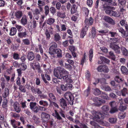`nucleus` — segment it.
Masks as SVG:
<instances>
[{
    "label": "nucleus",
    "mask_w": 128,
    "mask_h": 128,
    "mask_svg": "<svg viewBox=\"0 0 128 128\" xmlns=\"http://www.w3.org/2000/svg\"><path fill=\"white\" fill-rule=\"evenodd\" d=\"M92 116H91L90 118L96 121L100 124L103 126H108L109 124L106 121H103L105 116L104 114L97 112L95 111H93L92 112Z\"/></svg>",
    "instance_id": "obj_1"
},
{
    "label": "nucleus",
    "mask_w": 128,
    "mask_h": 128,
    "mask_svg": "<svg viewBox=\"0 0 128 128\" xmlns=\"http://www.w3.org/2000/svg\"><path fill=\"white\" fill-rule=\"evenodd\" d=\"M54 76L58 78L61 79L63 77V74H67L68 72L63 68L58 67L54 68Z\"/></svg>",
    "instance_id": "obj_2"
},
{
    "label": "nucleus",
    "mask_w": 128,
    "mask_h": 128,
    "mask_svg": "<svg viewBox=\"0 0 128 128\" xmlns=\"http://www.w3.org/2000/svg\"><path fill=\"white\" fill-rule=\"evenodd\" d=\"M93 20V19L91 18H90L89 19H86L85 21V26L81 31L80 34L81 38H84L86 35V32L88 30L89 25H91L92 24Z\"/></svg>",
    "instance_id": "obj_3"
},
{
    "label": "nucleus",
    "mask_w": 128,
    "mask_h": 128,
    "mask_svg": "<svg viewBox=\"0 0 128 128\" xmlns=\"http://www.w3.org/2000/svg\"><path fill=\"white\" fill-rule=\"evenodd\" d=\"M107 9L105 11V12L107 14L116 17H119L120 16V13L119 11H114L112 10H115V8L113 7L107 6Z\"/></svg>",
    "instance_id": "obj_4"
},
{
    "label": "nucleus",
    "mask_w": 128,
    "mask_h": 128,
    "mask_svg": "<svg viewBox=\"0 0 128 128\" xmlns=\"http://www.w3.org/2000/svg\"><path fill=\"white\" fill-rule=\"evenodd\" d=\"M112 39L113 42L110 44V47L114 50L118 54L120 52V48L118 45L114 44V43L118 42L119 39L118 38H111V40Z\"/></svg>",
    "instance_id": "obj_5"
},
{
    "label": "nucleus",
    "mask_w": 128,
    "mask_h": 128,
    "mask_svg": "<svg viewBox=\"0 0 128 128\" xmlns=\"http://www.w3.org/2000/svg\"><path fill=\"white\" fill-rule=\"evenodd\" d=\"M118 103L114 101L110 102L109 103V104L111 107L110 111V112L111 114L114 113L118 111L117 108L118 105Z\"/></svg>",
    "instance_id": "obj_6"
},
{
    "label": "nucleus",
    "mask_w": 128,
    "mask_h": 128,
    "mask_svg": "<svg viewBox=\"0 0 128 128\" xmlns=\"http://www.w3.org/2000/svg\"><path fill=\"white\" fill-rule=\"evenodd\" d=\"M64 96L68 101H71V102H70V104L71 105H72L74 97L72 94L70 92H67L64 94Z\"/></svg>",
    "instance_id": "obj_7"
},
{
    "label": "nucleus",
    "mask_w": 128,
    "mask_h": 128,
    "mask_svg": "<svg viewBox=\"0 0 128 128\" xmlns=\"http://www.w3.org/2000/svg\"><path fill=\"white\" fill-rule=\"evenodd\" d=\"M51 46L50 47L49 50V53L51 55L55 54V51L56 48L57 47V44L55 42H52L50 43Z\"/></svg>",
    "instance_id": "obj_8"
},
{
    "label": "nucleus",
    "mask_w": 128,
    "mask_h": 128,
    "mask_svg": "<svg viewBox=\"0 0 128 128\" xmlns=\"http://www.w3.org/2000/svg\"><path fill=\"white\" fill-rule=\"evenodd\" d=\"M30 65L32 68L34 70H37L38 72H40L41 70L40 68L39 64L37 62H33L30 63Z\"/></svg>",
    "instance_id": "obj_9"
},
{
    "label": "nucleus",
    "mask_w": 128,
    "mask_h": 128,
    "mask_svg": "<svg viewBox=\"0 0 128 128\" xmlns=\"http://www.w3.org/2000/svg\"><path fill=\"white\" fill-rule=\"evenodd\" d=\"M93 100L95 102L96 105L97 106H100L102 104H104L106 102L105 100L97 97L95 98Z\"/></svg>",
    "instance_id": "obj_10"
},
{
    "label": "nucleus",
    "mask_w": 128,
    "mask_h": 128,
    "mask_svg": "<svg viewBox=\"0 0 128 128\" xmlns=\"http://www.w3.org/2000/svg\"><path fill=\"white\" fill-rule=\"evenodd\" d=\"M41 76L42 80L44 83L46 84H48L49 82L46 80V79L48 81H50V76L47 74H45V75L43 74H42Z\"/></svg>",
    "instance_id": "obj_11"
},
{
    "label": "nucleus",
    "mask_w": 128,
    "mask_h": 128,
    "mask_svg": "<svg viewBox=\"0 0 128 128\" xmlns=\"http://www.w3.org/2000/svg\"><path fill=\"white\" fill-rule=\"evenodd\" d=\"M36 104L35 102H31L30 103V108L35 112H38L39 109L38 107L36 106Z\"/></svg>",
    "instance_id": "obj_12"
},
{
    "label": "nucleus",
    "mask_w": 128,
    "mask_h": 128,
    "mask_svg": "<svg viewBox=\"0 0 128 128\" xmlns=\"http://www.w3.org/2000/svg\"><path fill=\"white\" fill-rule=\"evenodd\" d=\"M104 19L106 22H108L110 24L114 25L115 24V22L114 20L110 17L106 16H104Z\"/></svg>",
    "instance_id": "obj_13"
},
{
    "label": "nucleus",
    "mask_w": 128,
    "mask_h": 128,
    "mask_svg": "<svg viewBox=\"0 0 128 128\" xmlns=\"http://www.w3.org/2000/svg\"><path fill=\"white\" fill-rule=\"evenodd\" d=\"M31 90L32 93L35 94L37 93L38 94H40L42 93L39 88H35L33 86L31 87Z\"/></svg>",
    "instance_id": "obj_14"
},
{
    "label": "nucleus",
    "mask_w": 128,
    "mask_h": 128,
    "mask_svg": "<svg viewBox=\"0 0 128 128\" xmlns=\"http://www.w3.org/2000/svg\"><path fill=\"white\" fill-rule=\"evenodd\" d=\"M104 68H106V69L107 70H105L104 69V72H108L109 69L108 68L107 66L104 65H100V66L98 67L97 70L99 72H102L103 71V69H104Z\"/></svg>",
    "instance_id": "obj_15"
},
{
    "label": "nucleus",
    "mask_w": 128,
    "mask_h": 128,
    "mask_svg": "<svg viewBox=\"0 0 128 128\" xmlns=\"http://www.w3.org/2000/svg\"><path fill=\"white\" fill-rule=\"evenodd\" d=\"M120 102V105L119 108V110L121 111H123L125 110L126 108V107L124 103H122V100L120 98L119 99Z\"/></svg>",
    "instance_id": "obj_16"
},
{
    "label": "nucleus",
    "mask_w": 128,
    "mask_h": 128,
    "mask_svg": "<svg viewBox=\"0 0 128 128\" xmlns=\"http://www.w3.org/2000/svg\"><path fill=\"white\" fill-rule=\"evenodd\" d=\"M59 102L62 107L65 109L67 106V104L66 100L63 98H62L60 100Z\"/></svg>",
    "instance_id": "obj_17"
},
{
    "label": "nucleus",
    "mask_w": 128,
    "mask_h": 128,
    "mask_svg": "<svg viewBox=\"0 0 128 128\" xmlns=\"http://www.w3.org/2000/svg\"><path fill=\"white\" fill-rule=\"evenodd\" d=\"M2 96L5 98L8 96L9 95V90L8 88H6L2 89Z\"/></svg>",
    "instance_id": "obj_18"
},
{
    "label": "nucleus",
    "mask_w": 128,
    "mask_h": 128,
    "mask_svg": "<svg viewBox=\"0 0 128 128\" xmlns=\"http://www.w3.org/2000/svg\"><path fill=\"white\" fill-rule=\"evenodd\" d=\"M120 32L122 34V36L124 38H125L128 36V32L125 31L122 28H120L118 29Z\"/></svg>",
    "instance_id": "obj_19"
},
{
    "label": "nucleus",
    "mask_w": 128,
    "mask_h": 128,
    "mask_svg": "<svg viewBox=\"0 0 128 128\" xmlns=\"http://www.w3.org/2000/svg\"><path fill=\"white\" fill-rule=\"evenodd\" d=\"M28 17L25 15H24L22 17L20 20V23L24 26L27 23Z\"/></svg>",
    "instance_id": "obj_20"
},
{
    "label": "nucleus",
    "mask_w": 128,
    "mask_h": 128,
    "mask_svg": "<svg viewBox=\"0 0 128 128\" xmlns=\"http://www.w3.org/2000/svg\"><path fill=\"white\" fill-rule=\"evenodd\" d=\"M52 115L58 120H60L62 119L61 117L56 110H54V112L52 113Z\"/></svg>",
    "instance_id": "obj_21"
},
{
    "label": "nucleus",
    "mask_w": 128,
    "mask_h": 128,
    "mask_svg": "<svg viewBox=\"0 0 128 128\" xmlns=\"http://www.w3.org/2000/svg\"><path fill=\"white\" fill-rule=\"evenodd\" d=\"M118 5L120 8H124L125 5L126 1L124 0H118Z\"/></svg>",
    "instance_id": "obj_22"
},
{
    "label": "nucleus",
    "mask_w": 128,
    "mask_h": 128,
    "mask_svg": "<svg viewBox=\"0 0 128 128\" xmlns=\"http://www.w3.org/2000/svg\"><path fill=\"white\" fill-rule=\"evenodd\" d=\"M28 58L30 60H33L34 58V54L32 52H30L28 53Z\"/></svg>",
    "instance_id": "obj_23"
},
{
    "label": "nucleus",
    "mask_w": 128,
    "mask_h": 128,
    "mask_svg": "<svg viewBox=\"0 0 128 128\" xmlns=\"http://www.w3.org/2000/svg\"><path fill=\"white\" fill-rule=\"evenodd\" d=\"M14 107L16 112H19L20 111V109L19 108V105L18 103L16 102L14 104Z\"/></svg>",
    "instance_id": "obj_24"
},
{
    "label": "nucleus",
    "mask_w": 128,
    "mask_h": 128,
    "mask_svg": "<svg viewBox=\"0 0 128 128\" xmlns=\"http://www.w3.org/2000/svg\"><path fill=\"white\" fill-rule=\"evenodd\" d=\"M120 70L122 73L124 74H128V71L127 68L125 66H122Z\"/></svg>",
    "instance_id": "obj_25"
},
{
    "label": "nucleus",
    "mask_w": 128,
    "mask_h": 128,
    "mask_svg": "<svg viewBox=\"0 0 128 128\" xmlns=\"http://www.w3.org/2000/svg\"><path fill=\"white\" fill-rule=\"evenodd\" d=\"M61 39L60 34L58 33H55L54 35V40L56 42L58 41Z\"/></svg>",
    "instance_id": "obj_26"
},
{
    "label": "nucleus",
    "mask_w": 128,
    "mask_h": 128,
    "mask_svg": "<svg viewBox=\"0 0 128 128\" xmlns=\"http://www.w3.org/2000/svg\"><path fill=\"white\" fill-rule=\"evenodd\" d=\"M114 80L116 82L118 83H120L123 81V80L122 78L119 75L115 76Z\"/></svg>",
    "instance_id": "obj_27"
},
{
    "label": "nucleus",
    "mask_w": 128,
    "mask_h": 128,
    "mask_svg": "<svg viewBox=\"0 0 128 128\" xmlns=\"http://www.w3.org/2000/svg\"><path fill=\"white\" fill-rule=\"evenodd\" d=\"M22 14V12L21 11H18L15 13V16L16 17L19 19L21 18Z\"/></svg>",
    "instance_id": "obj_28"
},
{
    "label": "nucleus",
    "mask_w": 128,
    "mask_h": 128,
    "mask_svg": "<svg viewBox=\"0 0 128 128\" xmlns=\"http://www.w3.org/2000/svg\"><path fill=\"white\" fill-rule=\"evenodd\" d=\"M101 109L103 112L107 113L109 109V106H108L105 105L102 107Z\"/></svg>",
    "instance_id": "obj_29"
},
{
    "label": "nucleus",
    "mask_w": 128,
    "mask_h": 128,
    "mask_svg": "<svg viewBox=\"0 0 128 128\" xmlns=\"http://www.w3.org/2000/svg\"><path fill=\"white\" fill-rule=\"evenodd\" d=\"M56 14L58 17L61 18H64L66 16L65 13L62 12L60 11L57 12Z\"/></svg>",
    "instance_id": "obj_30"
},
{
    "label": "nucleus",
    "mask_w": 128,
    "mask_h": 128,
    "mask_svg": "<svg viewBox=\"0 0 128 128\" xmlns=\"http://www.w3.org/2000/svg\"><path fill=\"white\" fill-rule=\"evenodd\" d=\"M41 116L42 118H44L46 120H49L50 118V115L44 112H42L41 114Z\"/></svg>",
    "instance_id": "obj_31"
},
{
    "label": "nucleus",
    "mask_w": 128,
    "mask_h": 128,
    "mask_svg": "<svg viewBox=\"0 0 128 128\" xmlns=\"http://www.w3.org/2000/svg\"><path fill=\"white\" fill-rule=\"evenodd\" d=\"M93 92L95 95H98L101 93L100 90L98 88H95L93 89Z\"/></svg>",
    "instance_id": "obj_32"
},
{
    "label": "nucleus",
    "mask_w": 128,
    "mask_h": 128,
    "mask_svg": "<svg viewBox=\"0 0 128 128\" xmlns=\"http://www.w3.org/2000/svg\"><path fill=\"white\" fill-rule=\"evenodd\" d=\"M16 30L15 28H12L10 30V36H13L16 33Z\"/></svg>",
    "instance_id": "obj_33"
},
{
    "label": "nucleus",
    "mask_w": 128,
    "mask_h": 128,
    "mask_svg": "<svg viewBox=\"0 0 128 128\" xmlns=\"http://www.w3.org/2000/svg\"><path fill=\"white\" fill-rule=\"evenodd\" d=\"M56 53L57 54V56L58 57L60 58L62 57L61 50L60 49H56L55 51V54Z\"/></svg>",
    "instance_id": "obj_34"
},
{
    "label": "nucleus",
    "mask_w": 128,
    "mask_h": 128,
    "mask_svg": "<svg viewBox=\"0 0 128 128\" xmlns=\"http://www.w3.org/2000/svg\"><path fill=\"white\" fill-rule=\"evenodd\" d=\"M39 103L40 105H42L44 106H47L48 105V103L47 101L42 100L39 101Z\"/></svg>",
    "instance_id": "obj_35"
},
{
    "label": "nucleus",
    "mask_w": 128,
    "mask_h": 128,
    "mask_svg": "<svg viewBox=\"0 0 128 128\" xmlns=\"http://www.w3.org/2000/svg\"><path fill=\"white\" fill-rule=\"evenodd\" d=\"M48 96L49 98H49V99H50L51 101V100H53V101H56V99L55 97V96L54 94L52 93H50L48 94Z\"/></svg>",
    "instance_id": "obj_36"
},
{
    "label": "nucleus",
    "mask_w": 128,
    "mask_h": 128,
    "mask_svg": "<svg viewBox=\"0 0 128 128\" xmlns=\"http://www.w3.org/2000/svg\"><path fill=\"white\" fill-rule=\"evenodd\" d=\"M18 36L20 38H22L23 37H26V32H20L18 34Z\"/></svg>",
    "instance_id": "obj_37"
},
{
    "label": "nucleus",
    "mask_w": 128,
    "mask_h": 128,
    "mask_svg": "<svg viewBox=\"0 0 128 128\" xmlns=\"http://www.w3.org/2000/svg\"><path fill=\"white\" fill-rule=\"evenodd\" d=\"M121 50L122 54L125 56H128V52L127 49L124 47H122Z\"/></svg>",
    "instance_id": "obj_38"
},
{
    "label": "nucleus",
    "mask_w": 128,
    "mask_h": 128,
    "mask_svg": "<svg viewBox=\"0 0 128 128\" xmlns=\"http://www.w3.org/2000/svg\"><path fill=\"white\" fill-rule=\"evenodd\" d=\"M120 24L122 26H124L127 30H128V25L126 23L125 20H121L120 22Z\"/></svg>",
    "instance_id": "obj_39"
},
{
    "label": "nucleus",
    "mask_w": 128,
    "mask_h": 128,
    "mask_svg": "<svg viewBox=\"0 0 128 128\" xmlns=\"http://www.w3.org/2000/svg\"><path fill=\"white\" fill-rule=\"evenodd\" d=\"M110 84L112 86H115V87H117V88L118 89H119L120 88V85L118 84L115 85V82L114 81H112L110 82Z\"/></svg>",
    "instance_id": "obj_40"
},
{
    "label": "nucleus",
    "mask_w": 128,
    "mask_h": 128,
    "mask_svg": "<svg viewBox=\"0 0 128 128\" xmlns=\"http://www.w3.org/2000/svg\"><path fill=\"white\" fill-rule=\"evenodd\" d=\"M121 94L122 96H126V94H128L127 89L126 88H124L121 90Z\"/></svg>",
    "instance_id": "obj_41"
},
{
    "label": "nucleus",
    "mask_w": 128,
    "mask_h": 128,
    "mask_svg": "<svg viewBox=\"0 0 128 128\" xmlns=\"http://www.w3.org/2000/svg\"><path fill=\"white\" fill-rule=\"evenodd\" d=\"M34 120V122L36 124H38L40 122L39 118L35 116H34L32 118Z\"/></svg>",
    "instance_id": "obj_42"
},
{
    "label": "nucleus",
    "mask_w": 128,
    "mask_h": 128,
    "mask_svg": "<svg viewBox=\"0 0 128 128\" xmlns=\"http://www.w3.org/2000/svg\"><path fill=\"white\" fill-rule=\"evenodd\" d=\"M54 22V19L52 18H50L48 20L46 23L48 24L51 25L53 24Z\"/></svg>",
    "instance_id": "obj_43"
},
{
    "label": "nucleus",
    "mask_w": 128,
    "mask_h": 128,
    "mask_svg": "<svg viewBox=\"0 0 128 128\" xmlns=\"http://www.w3.org/2000/svg\"><path fill=\"white\" fill-rule=\"evenodd\" d=\"M101 88L102 90L106 91H110L111 90L110 88L108 86H102Z\"/></svg>",
    "instance_id": "obj_44"
},
{
    "label": "nucleus",
    "mask_w": 128,
    "mask_h": 128,
    "mask_svg": "<svg viewBox=\"0 0 128 128\" xmlns=\"http://www.w3.org/2000/svg\"><path fill=\"white\" fill-rule=\"evenodd\" d=\"M76 7L75 4H74L72 7L71 12L72 14H74L76 12Z\"/></svg>",
    "instance_id": "obj_45"
},
{
    "label": "nucleus",
    "mask_w": 128,
    "mask_h": 128,
    "mask_svg": "<svg viewBox=\"0 0 128 128\" xmlns=\"http://www.w3.org/2000/svg\"><path fill=\"white\" fill-rule=\"evenodd\" d=\"M125 113L123 112H121L119 114L118 117L120 119H123L125 118Z\"/></svg>",
    "instance_id": "obj_46"
},
{
    "label": "nucleus",
    "mask_w": 128,
    "mask_h": 128,
    "mask_svg": "<svg viewBox=\"0 0 128 128\" xmlns=\"http://www.w3.org/2000/svg\"><path fill=\"white\" fill-rule=\"evenodd\" d=\"M4 126L7 128H9L8 125L6 121L3 122L0 125V126L1 128H4L3 127Z\"/></svg>",
    "instance_id": "obj_47"
},
{
    "label": "nucleus",
    "mask_w": 128,
    "mask_h": 128,
    "mask_svg": "<svg viewBox=\"0 0 128 128\" xmlns=\"http://www.w3.org/2000/svg\"><path fill=\"white\" fill-rule=\"evenodd\" d=\"M89 59L90 62H92V58L93 56V51L92 49H91L89 51Z\"/></svg>",
    "instance_id": "obj_48"
},
{
    "label": "nucleus",
    "mask_w": 128,
    "mask_h": 128,
    "mask_svg": "<svg viewBox=\"0 0 128 128\" xmlns=\"http://www.w3.org/2000/svg\"><path fill=\"white\" fill-rule=\"evenodd\" d=\"M101 97L106 100H109V98L108 95L105 93L102 92L101 94Z\"/></svg>",
    "instance_id": "obj_49"
},
{
    "label": "nucleus",
    "mask_w": 128,
    "mask_h": 128,
    "mask_svg": "<svg viewBox=\"0 0 128 128\" xmlns=\"http://www.w3.org/2000/svg\"><path fill=\"white\" fill-rule=\"evenodd\" d=\"M82 10L83 11L84 13L85 14L86 16H87L88 15L89 12V10L88 8L83 7H82Z\"/></svg>",
    "instance_id": "obj_50"
},
{
    "label": "nucleus",
    "mask_w": 128,
    "mask_h": 128,
    "mask_svg": "<svg viewBox=\"0 0 128 128\" xmlns=\"http://www.w3.org/2000/svg\"><path fill=\"white\" fill-rule=\"evenodd\" d=\"M117 120L116 118H110L109 120V121L111 123L114 124Z\"/></svg>",
    "instance_id": "obj_51"
},
{
    "label": "nucleus",
    "mask_w": 128,
    "mask_h": 128,
    "mask_svg": "<svg viewBox=\"0 0 128 128\" xmlns=\"http://www.w3.org/2000/svg\"><path fill=\"white\" fill-rule=\"evenodd\" d=\"M90 87H88L87 89L84 92V94L85 96H87L90 93Z\"/></svg>",
    "instance_id": "obj_52"
},
{
    "label": "nucleus",
    "mask_w": 128,
    "mask_h": 128,
    "mask_svg": "<svg viewBox=\"0 0 128 128\" xmlns=\"http://www.w3.org/2000/svg\"><path fill=\"white\" fill-rule=\"evenodd\" d=\"M19 86V89L21 92H26V88L24 86L22 85Z\"/></svg>",
    "instance_id": "obj_53"
},
{
    "label": "nucleus",
    "mask_w": 128,
    "mask_h": 128,
    "mask_svg": "<svg viewBox=\"0 0 128 128\" xmlns=\"http://www.w3.org/2000/svg\"><path fill=\"white\" fill-rule=\"evenodd\" d=\"M48 100L49 101L50 104H52L55 107L57 108H59L58 105L56 102L52 101L50 99H48Z\"/></svg>",
    "instance_id": "obj_54"
},
{
    "label": "nucleus",
    "mask_w": 128,
    "mask_h": 128,
    "mask_svg": "<svg viewBox=\"0 0 128 128\" xmlns=\"http://www.w3.org/2000/svg\"><path fill=\"white\" fill-rule=\"evenodd\" d=\"M10 123L12 125L14 128H15L16 126V122L15 120H12L10 121Z\"/></svg>",
    "instance_id": "obj_55"
},
{
    "label": "nucleus",
    "mask_w": 128,
    "mask_h": 128,
    "mask_svg": "<svg viewBox=\"0 0 128 128\" xmlns=\"http://www.w3.org/2000/svg\"><path fill=\"white\" fill-rule=\"evenodd\" d=\"M101 59L103 60V61L106 63L109 64L110 62V60L104 57L101 56Z\"/></svg>",
    "instance_id": "obj_56"
},
{
    "label": "nucleus",
    "mask_w": 128,
    "mask_h": 128,
    "mask_svg": "<svg viewBox=\"0 0 128 128\" xmlns=\"http://www.w3.org/2000/svg\"><path fill=\"white\" fill-rule=\"evenodd\" d=\"M109 54L112 60H114L115 59V56L114 55L113 52H109Z\"/></svg>",
    "instance_id": "obj_57"
},
{
    "label": "nucleus",
    "mask_w": 128,
    "mask_h": 128,
    "mask_svg": "<svg viewBox=\"0 0 128 128\" xmlns=\"http://www.w3.org/2000/svg\"><path fill=\"white\" fill-rule=\"evenodd\" d=\"M44 10H45V14L47 16L49 12V8L48 6H46L44 7Z\"/></svg>",
    "instance_id": "obj_58"
},
{
    "label": "nucleus",
    "mask_w": 128,
    "mask_h": 128,
    "mask_svg": "<svg viewBox=\"0 0 128 128\" xmlns=\"http://www.w3.org/2000/svg\"><path fill=\"white\" fill-rule=\"evenodd\" d=\"M92 36L94 38L96 36V29L94 28H92Z\"/></svg>",
    "instance_id": "obj_59"
},
{
    "label": "nucleus",
    "mask_w": 128,
    "mask_h": 128,
    "mask_svg": "<svg viewBox=\"0 0 128 128\" xmlns=\"http://www.w3.org/2000/svg\"><path fill=\"white\" fill-rule=\"evenodd\" d=\"M15 26L18 31H21L23 30L22 27L18 25H15Z\"/></svg>",
    "instance_id": "obj_60"
},
{
    "label": "nucleus",
    "mask_w": 128,
    "mask_h": 128,
    "mask_svg": "<svg viewBox=\"0 0 128 128\" xmlns=\"http://www.w3.org/2000/svg\"><path fill=\"white\" fill-rule=\"evenodd\" d=\"M64 67L70 70H71L72 69V66L70 65L69 64H67L65 63Z\"/></svg>",
    "instance_id": "obj_61"
},
{
    "label": "nucleus",
    "mask_w": 128,
    "mask_h": 128,
    "mask_svg": "<svg viewBox=\"0 0 128 128\" xmlns=\"http://www.w3.org/2000/svg\"><path fill=\"white\" fill-rule=\"evenodd\" d=\"M45 33L46 38L49 39L50 37V35L48 29L46 30Z\"/></svg>",
    "instance_id": "obj_62"
},
{
    "label": "nucleus",
    "mask_w": 128,
    "mask_h": 128,
    "mask_svg": "<svg viewBox=\"0 0 128 128\" xmlns=\"http://www.w3.org/2000/svg\"><path fill=\"white\" fill-rule=\"evenodd\" d=\"M16 84L19 86L21 85L20 82V78L19 77H18L16 80Z\"/></svg>",
    "instance_id": "obj_63"
},
{
    "label": "nucleus",
    "mask_w": 128,
    "mask_h": 128,
    "mask_svg": "<svg viewBox=\"0 0 128 128\" xmlns=\"http://www.w3.org/2000/svg\"><path fill=\"white\" fill-rule=\"evenodd\" d=\"M22 42L25 44L27 45H29L30 43L29 40L28 39L23 40Z\"/></svg>",
    "instance_id": "obj_64"
}]
</instances>
